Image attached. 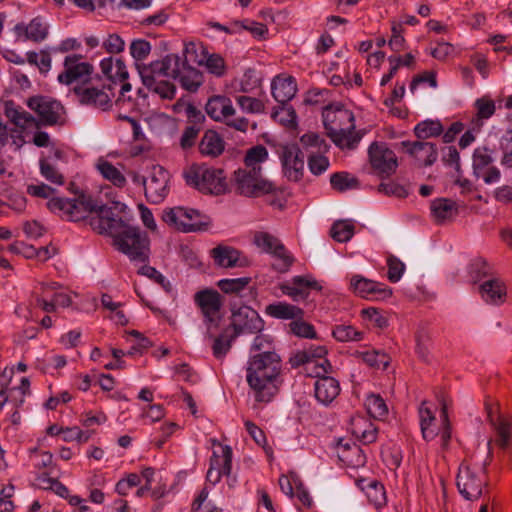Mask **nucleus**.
<instances>
[{
    "mask_svg": "<svg viewBox=\"0 0 512 512\" xmlns=\"http://www.w3.org/2000/svg\"><path fill=\"white\" fill-rule=\"evenodd\" d=\"M416 339V353L424 361L428 360L429 356V343L431 335L425 328H419L415 335Z\"/></svg>",
    "mask_w": 512,
    "mask_h": 512,
    "instance_id": "57",
    "label": "nucleus"
},
{
    "mask_svg": "<svg viewBox=\"0 0 512 512\" xmlns=\"http://www.w3.org/2000/svg\"><path fill=\"white\" fill-rule=\"evenodd\" d=\"M337 449L339 459L347 466L359 468L365 465L366 455L360 446L354 443H343V440H340Z\"/></svg>",
    "mask_w": 512,
    "mask_h": 512,
    "instance_id": "32",
    "label": "nucleus"
},
{
    "mask_svg": "<svg viewBox=\"0 0 512 512\" xmlns=\"http://www.w3.org/2000/svg\"><path fill=\"white\" fill-rule=\"evenodd\" d=\"M322 118L328 136L338 147L353 149L360 141L361 136L355 132L354 114L350 110L327 106Z\"/></svg>",
    "mask_w": 512,
    "mask_h": 512,
    "instance_id": "3",
    "label": "nucleus"
},
{
    "mask_svg": "<svg viewBox=\"0 0 512 512\" xmlns=\"http://www.w3.org/2000/svg\"><path fill=\"white\" fill-rule=\"evenodd\" d=\"M354 232L355 226L351 220H338L332 225L330 235L337 242H347Z\"/></svg>",
    "mask_w": 512,
    "mask_h": 512,
    "instance_id": "39",
    "label": "nucleus"
},
{
    "mask_svg": "<svg viewBox=\"0 0 512 512\" xmlns=\"http://www.w3.org/2000/svg\"><path fill=\"white\" fill-rule=\"evenodd\" d=\"M262 169L239 168L234 172L232 185L235 192L241 196L258 198L264 195H277L280 188L262 177Z\"/></svg>",
    "mask_w": 512,
    "mask_h": 512,
    "instance_id": "5",
    "label": "nucleus"
},
{
    "mask_svg": "<svg viewBox=\"0 0 512 512\" xmlns=\"http://www.w3.org/2000/svg\"><path fill=\"white\" fill-rule=\"evenodd\" d=\"M100 67L102 73L113 83H116L117 81L124 82L128 79L126 65L120 59L113 60L112 57L105 58L101 61Z\"/></svg>",
    "mask_w": 512,
    "mask_h": 512,
    "instance_id": "37",
    "label": "nucleus"
},
{
    "mask_svg": "<svg viewBox=\"0 0 512 512\" xmlns=\"http://www.w3.org/2000/svg\"><path fill=\"white\" fill-rule=\"evenodd\" d=\"M58 287L57 283L42 284L41 294L36 298V304L45 312H54L56 310L55 303L50 297V292L56 290Z\"/></svg>",
    "mask_w": 512,
    "mask_h": 512,
    "instance_id": "54",
    "label": "nucleus"
},
{
    "mask_svg": "<svg viewBox=\"0 0 512 512\" xmlns=\"http://www.w3.org/2000/svg\"><path fill=\"white\" fill-rule=\"evenodd\" d=\"M496 432L495 443L501 449H507L510 445L511 429L510 423L505 418H497V423L492 425Z\"/></svg>",
    "mask_w": 512,
    "mask_h": 512,
    "instance_id": "47",
    "label": "nucleus"
},
{
    "mask_svg": "<svg viewBox=\"0 0 512 512\" xmlns=\"http://www.w3.org/2000/svg\"><path fill=\"white\" fill-rule=\"evenodd\" d=\"M503 156L501 164L507 168H512V130H508L500 141Z\"/></svg>",
    "mask_w": 512,
    "mask_h": 512,
    "instance_id": "61",
    "label": "nucleus"
},
{
    "mask_svg": "<svg viewBox=\"0 0 512 512\" xmlns=\"http://www.w3.org/2000/svg\"><path fill=\"white\" fill-rule=\"evenodd\" d=\"M150 51V43L143 39L134 40L130 45V53L137 61L145 59L149 55Z\"/></svg>",
    "mask_w": 512,
    "mask_h": 512,
    "instance_id": "63",
    "label": "nucleus"
},
{
    "mask_svg": "<svg viewBox=\"0 0 512 512\" xmlns=\"http://www.w3.org/2000/svg\"><path fill=\"white\" fill-rule=\"evenodd\" d=\"M183 176L188 185L204 193L219 195L226 190V177L222 169L193 164L183 172Z\"/></svg>",
    "mask_w": 512,
    "mask_h": 512,
    "instance_id": "6",
    "label": "nucleus"
},
{
    "mask_svg": "<svg viewBox=\"0 0 512 512\" xmlns=\"http://www.w3.org/2000/svg\"><path fill=\"white\" fill-rule=\"evenodd\" d=\"M419 419H420V427L422 437L426 441L433 440L438 432L435 428L434 422L436 420L434 413L431 411L429 407H427V402L423 401L419 407Z\"/></svg>",
    "mask_w": 512,
    "mask_h": 512,
    "instance_id": "38",
    "label": "nucleus"
},
{
    "mask_svg": "<svg viewBox=\"0 0 512 512\" xmlns=\"http://www.w3.org/2000/svg\"><path fill=\"white\" fill-rule=\"evenodd\" d=\"M210 253L215 264L220 267H247L250 265V261L246 256H243L240 251L230 246L218 245Z\"/></svg>",
    "mask_w": 512,
    "mask_h": 512,
    "instance_id": "25",
    "label": "nucleus"
},
{
    "mask_svg": "<svg viewBox=\"0 0 512 512\" xmlns=\"http://www.w3.org/2000/svg\"><path fill=\"white\" fill-rule=\"evenodd\" d=\"M253 243L262 252L272 254L277 258V263L273 264V268L276 271L285 273L292 266L294 258L285 249L281 241L274 235L263 231L255 232L253 236Z\"/></svg>",
    "mask_w": 512,
    "mask_h": 512,
    "instance_id": "11",
    "label": "nucleus"
},
{
    "mask_svg": "<svg viewBox=\"0 0 512 512\" xmlns=\"http://www.w3.org/2000/svg\"><path fill=\"white\" fill-rule=\"evenodd\" d=\"M282 360L278 353L253 354L247 363L246 380L257 402L268 403L278 392Z\"/></svg>",
    "mask_w": 512,
    "mask_h": 512,
    "instance_id": "2",
    "label": "nucleus"
},
{
    "mask_svg": "<svg viewBox=\"0 0 512 512\" xmlns=\"http://www.w3.org/2000/svg\"><path fill=\"white\" fill-rule=\"evenodd\" d=\"M139 274L153 279L155 282L160 284L165 289V291L169 292L171 290L170 282L167 281L166 278L154 267L144 265L140 268Z\"/></svg>",
    "mask_w": 512,
    "mask_h": 512,
    "instance_id": "64",
    "label": "nucleus"
},
{
    "mask_svg": "<svg viewBox=\"0 0 512 512\" xmlns=\"http://www.w3.org/2000/svg\"><path fill=\"white\" fill-rule=\"evenodd\" d=\"M365 406L369 415L375 419H383L388 414L387 405L380 395H369L366 398Z\"/></svg>",
    "mask_w": 512,
    "mask_h": 512,
    "instance_id": "45",
    "label": "nucleus"
},
{
    "mask_svg": "<svg viewBox=\"0 0 512 512\" xmlns=\"http://www.w3.org/2000/svg\"><path fill=\"white\" fill-rule=\"evenodd\" d=\"M169 179L167 170L161 166H153L144 190L146 199L153 204L161 203L169 193Z\"/></svg>",
    "mask_w": 512,
    "mask_h": 512,
    "instance_id": "16",
    "label": "nucleus"
},
{
    "mask_svg": "<svg viewBox=\"0 0 512 512\" xmlns=\"http://www.w3.org/2000/svg\"><path fill=\"white\" fill-rule=\"evenodd\" d=\"M289 327H290V330L292 331V333L298 337L309 338V339L316 338V332H315L314 327L311 324H309L305 321H302V319H294L289 324Z\"/></svg>",
    "mask_w": 512,
    "mask_h": 512,
    "instance_id": "60",
    "label": "nucleus"
},
{
    "mask_svg": "<svg viewBox=\"0 0 512 512\" xmlns=\"http://www.w3.org/2000/svg\"><path fill=\"white\" fill-rule=\"evenodd\" d=\"M326 354L327 349L324 346H310L307 349L297 351L293 354L289 362L293 368L302 365H313L316 371L327 373V368H330V364L328 360L324 358Z\"/></svg>",
    "mask_w": 512,
    "mask_h": 512,
    "instance_id": "19",
    "label": "nucleus"
},
{
    "mask_svg": "<svg viewBox=\"0 0 512 512\" xmlns=\"http://www.w3.org/2000/svg\"><path fill=\"white\" fill-rule=\"evenodd\" d=\"M250 282V277L221 279L218 281L217 286L226 294H238L243 291Z\"/></svg>",
    "mask_w": 512,
    "mask_h": 512,
    "instance_id": "48",
    "label": "nucleus"
},
{
    "mask_svg": "<svg viewBox=\"0 0 512 512\" xmlns=\"http://www.w3.org/2000/svg\"><path fill=\"white\" fill-rule=\"evenodd\" d=\"M236 101L240 108L247 113H262L265 109L264 103L261 100L250 96H238Z\"/></svg>",
    "mask_w": 512,
    "mask_h": 512,
    "instance_id": "59",
    "label": "nucleus"
},
{
    "mask_svg": "<svg viewBox=\"0 0 512 512\" xmlns=\"http://www.w3.org/2000/svg\"><path fill=\"white\" fill-rule=\"evenodd\" d=\"M6 116L10 121L21 129H27L36 126L35 118L25 110L7 107Z\"/></svg>",
    "mask_w": 512,
    "mask_h": 512,
    "instance_id": "42",
    "label": "nucleus"
},
{
    "mask_svg": "<svg viewBox=\"0 0 512 512\" xmlns=\"http://www.w3.org/2000/svg\"><path fill=\"white\" fill-rule=\"evenodd\" d=\"M214 445H218L219 451L214 450L210 458V466L207 471L206 480L215 485L220 482L223 475L229 477L232 469V449L228 445H222L216 440Z\"/></svg>",
    "mask_w": 512,
    "mask_h": 512,
    "instance_id": "14",
    "label": "nucleus"
},
{
    "mask_svg": "<svg viewBox=\"0 0 512 512\" xmlns=\"http://www.w3.org/2000/svg\"><path fill=\"white\" fill-rule=\"evenodd\" d=\"M388 264V279L396 283L398 282L405 270L404 263L395 256H390L387 260Z\"/></svg>",
    "mask_w": 512,
    "mask_h": 512,
    "instance_id": "62",
    "label": "nucleus"
},
{
    "mask_svg": "<svg viewBox=\"0 0 512 512\" xmlns=\"http://www.w3.org/2000/svg\"><path fill=\"white\" fill-rule=\"evenodd\" d=\"M253 354L277 353L274 348L273 339L266 334L258 333L251 345Z\"/></svg>",
    "mask_w": 512,
    "mask_h": 512,
    "instance_id": "56",
    "label": "nucleus"
},
{
    "mask_svg": "<svg viewBox=\"0 0 512 512\" xmlns=\"http://www.w3.org/2000/svg\"><path fill=\"white\" fill-rule=\"evenodd\" d=\"M322 371H315L317 380L314 383L315 397L324 404H330L340 393L338 380L331 376H326Z\"/></svg>",
    "mask_w": 512,
    "mask_h": 512,
    "instance_id": "26",
    "label": "nucleus"
},
{
    "mask_svg": "<svg viewBox=\"0 0 512 512\" xmlns=\"http://www.w3.org/2000/svg\"><path fill=\"white\" fill-rule=\"evenodd\" d=\"M198 63L200 65L204 64L209 73L213 74L216 77H222L226 73L225 60L219 54H208L205 57V60H199Z\"/></svg>",
    "mask_w": 512,
    "mask_h": 512,
    "instance_id": "49",
    "label": "nucleus"
},
{
    "mask_svg": "<svg viewBox=\"0 0 512 512\" xmlns=\"http://www.w3.org/2000/svg\"><path fill=\"white\" fill-rule=\"evenodd\" d=\"M456 484L459 493L466 500L475 501L479 499L487 485L484 467L463 462L458 470Z\"/></svg>",
    "mask_w": 512,
    "mask_h": 512,
    "instance_id": "8",
    "label": "nucleus"
},
{
    "mask_svg": "<svg viewBox=\"0 0 512 512\" xmlns=\"http://www.w3.org/2000/svg\"><path fill=\"white\" fill-rule=\"evenodd\" d=\"M177 58V74L174 79H178L182 88L189 92H196L204 83V76L201 71L190 66L187 63L186 56L184 59L177 54H174Z\"/></svg>",
    "mask_w": 512,
    "mask_h": 512,
    "instance_id": "23",
    "label": "nucleus"
},
{
    "mask_svg": "<svg viewBox=\"0 0 512 512\" xmlns=\"http://www.w3.org/2000/svg\"><path fill=\"white\" fill-rule=\"evenodd\" d=\"M271 91L274 99L284 105L289 102L297 92V84L293 77L277 76L271 83Z\"/></svg>",
    "mask_w": 512,
    "mask_h": 512,
    "instance_id": "30",
    "label": "nucleus"
},
{
    "mask_svg": "<svg viewBox=\"0 0 512 512\" xmlns=\"http://www.w3.org/2000/svg\"><path fill=\"white\" fill-rule=\"evenodd\" d=\"M199 151L202 155L217 157L224 151V141L217 132L208 130L199 143Z\"/></svg>",
    "mask_w": 512,
    "mask_h": 512,
    "instance_id": "36",
    "label": "nucleus"
},
{
    "mask_svg": "<svg viewBox=\"0 0 512 512\" xmlns=\"http://www.w3.org/2000/svg\"><path fill=\"white\" fill-rule=\"evenodd\" d=\"M98 171L101 175L113 183L117 187H124L126 178L122 172L108 161H101L97 164Z\"/></svg>",
    "mask_w": 512,
    "mask_h": 512,
    "instance_id": "41",
    "label": "nucleus"
},
{
    "mask_svg": "<svg viewBox=\"0 0 512 512\" xmlns=\"http://www.w3.org/2000/svg\"><path fill=\"white\" fill-rule=\"evenodd\" d=\"M26 56L27 62L30 65L38 67L41 73H47L51 69L52 59L50 53L46 49L41 50L39 53L35 51H29L27 52Z\"/></svg>",
    "mask_w": 512,
    "mask_h": 512,
    "instance_id": "50",
    "label": "nucleus"
},
{
    "mask_svg": "<svg viewBox=\"0 0 512 512\" xmlns=\"http://www.w3.org/2000/svg\"><path fill=\"white\" fill-rule=\"evenodd\" d=\"M469 273H470L471 279L475 283L482 281L485 278H487V279L493 278L492 277V268L482 258H476L471 262Z\"/></svg>",
    "mask_w": 512,
    "mask_h": 512,
    "instance_id": "51",
    "label": "nucleus"
},
{
    "mask_svg": "<svg viewBox=\"0 0 512 512\" xmlns=\"http://www.w3.org/2000/svg\"><path fill=\"white\" fill-rule=\"evenodd\" d=\"M368 153L371 166L379 174L389 176L396 171L397 157L385 143H372Z\"/></svg>",
    "mask_w": 512,
    "mask_h": 512,
    "instance_id": "18",
    "label": "nucleus"
},
{
    "mask_svg": "<svg viewBox=\"0 0 512 512\" xmlns=\"http://www.w3.org/2000/svg\"><path fill=\"white\" fill-rule=\"evenodd\" d=\"M333 337L340 342L361 341L363 332L350 325H338L332 331Z\"/></svg>",
    "mask_w": 512,
    "mask_h": 512,
    "instance_id": "53",
    "label": "nucleus"
},
{
    "mask_svg": "<svg viewBox=\"0 0 512 512\" xmlns=\"http://www.w3.org/2000/svg\"><path fill=\"white\" fill-rule=\"evenodd\" d=\"M229 328L225 329L220 335L213 338L212 351L217 359H222L231 349L233 341L236 337L228 334Z\"/></svg>",
    "mask_w": 512,
    "mask_h": 512,
    "instance_id": "43",
    "label": "nucleus"
},
{
    "mask_svg": "<svg viewBox=\"0 0 512 512\" xmlns=\"http://www.w3.org/2000/svg\"><path fill=\"white\" fill-rule=\"evenodd\" d=\"M350 285L353 291L363 298H370L377 295L381 298H386L392 294L391 289L385 285L367 279L361 275L352 276Z\"/></svg>",
    "mask_w": 512,
    "mask_h": 512,
    "instance_id": "27",
    "label": "nucleus"
},
{
    "mask_svg": "<svg viewBox=\"0 0 512 512\" xmlns=\"http://www.w3.org/2000/svg\"><path fill=\"white\" fill-rule=\"evenodd\" d=\"M309 289L321 290L322 287L315 280H308L303 276H295L290 282L280 285L283 294L291 297L294 301L308 297Z\"/></svg>",
    "mask_w": 512,
    "mask_h": 512,
    "instance_id": "28",
    "label": "nucleus"
},
{
    "mask_svg": "<svg viewBox=\"0 0 512 512\" xmlns=\"http://www.w3.org/2000/svg\"><path fill=\"white\" fill-rule=\"evenodd\" d=\"M193 299L202 313L207 335L212 338V330L217 329L222 320L223 296L215 289L205 288L196 292Z\"/></svg>",
    "mask_w": 512,
    "mask_h": 512,
    "instance_id": "7",
    "label": "nucleus"
},
{
    "mask_svg": "<svg viewBox=\"0 0 512 512\" xmlns=\"http://www.w3.org/2000/svg\"><path fill=\"white\" fill-rule=\"evenodd\" d=\"M27 105L38 114L43 123L47 125L61 123L64 107L59 101L43 96H36L30 98Z\"/></svg>",
    "mask_w": 512,
    "mask_h": 512,
    "instance_id": "17",
    "label": "nucleus"
},
{
    "mask_svg": "<svg viewBox=\"0 0 512 512\" xmlns=\"http://www.w3.org/2000/svg\"><path fill=\"white\" fill-rule=\"evenodd\" d=\"M82 56L78 54L68 55L64 59V71L58 75V81L65 85H70L74 82H83L88 84L87 81L93 72V66L88 62L81 61Z\"/></svg>",
    "mask_w": 512,
    "mask_h": 512,
    "instance_id": "15",
    "label": "nucleus"
},
{
    "mask_svg": "<svg viewBox=\"0 0 512 512\" xmlns=\"http://www.w3.org/2000/svg\"><path fill=\"white\" fill-rule=\"evenodd\" d=\"M162 220L168 226L182 232L200 231L206 225L197 210L183 207L165 209Z\"/></svg>",
    "mask_w": 512,
    "mask_h": 512,
    "instance_id": "12",
    "label": "nucleus"
},
{
    "mask_svg": "<svg viewBox=\"0 0 512 512\" xmlns=\"http://www.w3.org/2000/svg\"><path fill=\"white\" fill-rule=\"evenodd\" d=\"M281 160L285 175L293 181H299L303 176L304 159L301 150L297 146L283 148Z\"/></svg>",
    "mask_w": 512,
    "mask_h": 512,
    "instance_id": "24",
    "label": "nucleus"
},
{
    "mask_svg": "<svg viewBox=\"0 0 512 512\" xmlns=\"http://www.w3.org/2000/svg\"><path fill=\"white\" fill-rule=\"evenodd\" d=\"M177 58L174 54H168L163 59L154 61L149 65L138 67L143 84L165 99H172L176 92L173 83L160 79L162 77L172 78L177 75Z\"/></svg>",
    "mask_w": 512,
    "mask_h": 512,
    "instance_id": "4",
    "label": "nucleus"
},
{
    "mask_svg": "<svg viewBox=\"0 0 512 512\" xmlns=\"http://www.w3.org/2000/svg\"><path fill=\"white\" fill-rule=\"evenodd\" d=\"M73 91L82 105H88L102 110H107L111 106V97L105 90V87L98 88L88 83L75 86Z\"/></svg>",
    "mask_w": 512,
    "mask_h": 512,
    "instance_id": "21",
    "label": "nucleus"
},
{
    "mask_svg": "<svg viewBox=\"0 0 512 512\" xmlns=\"http://www.w3.org/2000/svg\"><path fill=\"white\" fill-rule=\"evenodd\" d=\"M265 314L275 319L294 320L302 319L304 311L286 302H275L265 307Z\"/></svg>",
    "mask_w": 512,
    "mask_h": 512,
    "instance_id": "34",
    "label": "nucleus"
},
{
    "mask_svg": "<svg viewBox=\"0 0 512 512\" xmlns=\"http://www.w3.org/2000/svg\"><path fill=\"white\" fill-rule=\"evenodd\" d=\"M493 163L491 151L486 147L475 149L473 154V169L475 175L480 174Z\"/></svg>",
    "mask_w": 512,
    "mask_h": 512,
    "instance_id": "52",
    "label": "nucleus"
},
{
    "mask_svg": "<svg viewBox=\"0 0 512 512\" xmlns=\"http://www.w3.org/2000/svg\"><path fill=\"white\" fill-rule=\"evenodd\" d=\"M64 158L65 154L60 149H53L49 155L42 157L39 160L41 176L51 184L62 186L65 183V177L58 162Z\"/></svg>",
    "mask_w": 512,
    "mask_h": 512,
    "instance_id": "22",
    "label": "nucleus"
},
{
    "mask_svg": "<svg viewBox=\"0 0 512 512\" xmlns=\"http://www.w3.org/2000/svg\"><path fill=\"white\" fill-rule=\"evenodd\" d=\"M265 323L258 312L247 305L231 307L230 326L233 337L243 334H258L264 329Z\"/></svg>",
    "mask_w": 512,
    "mask_h": 512,
    "instance_id": "10",
    "label": "nucleus"
},
{
    "mask_svg": "<svg viewBox=\"0 0 512 512\" xmlns=\"http://www.w3.org/2000/svg\"><path fill=\"white\" fill-rule=\"evenodd\" d=\"M48 208L69 221H80L91 213L90 225L100 234L114 239L116 248L131 260L144 262L148 259L149 240L139 227L124 219L126 205L121 202L98 205L90 196L81 194L75 199L51 198Z\"/></svg>",
    "mask_w": 512,
    "mask_h": 512,
    "instance_id": "1",
    "label": "nucleus"
},
{
    "mask_svg": "<svg viewBox=\"0 0 512 512\" xmlns=\"http://www.w3.org/2000/svg\"><path fill=\"white\" fill-rule=\"evenodd\" d=\"M351 431L364 444H370L377 439V428L364 417L357 416L351 420Z\"/></svg>",
    "mask_w": 512,
    "mask_h": 512,
    "instance_id": "35",
    "label": "nucleus"
},
{
    "mask_svg": "<svg viewBox=\"0 0 512 512\" xmlns=\"http://www.w3.org/2000/svg\"><path fill=\"white\" fill-rule=\"evenodd\" d=\"M431 213L437 223H444L458 215V206L451 199L438 198L431 202Z\"/></svg>",
    "mask_w": 512,
    "mask_h": 512,
    "instance_id": "33",
    "label": "nucleus"
},
{
    "mask_svg": "<svg viewBox=\"0 0 512 512\" xmlns=\"http://www.w3.org/2000/svg\"><path fill=\"white\" fill-rule=\"evenodd\" d=\"M206 113L215 121L223 122L227 126L241 132H246L249 121L244 117L235 118V109L230 98L222 95L210 97L205 106Z\"/></svg>",
    "mask_w": 512,
    "mask_h": 512,
    "instance_id": "9",
    "label": "nucleus"
},
{
    "mask_svg": "<svg viewBox=\"0 0 512 512\" xmlns=\"http://www.w3.org/2000/svg\"><path fill=\"white\" fill-rule=\"evenodd\" d=\"M13 371L4 369L0 373V410L6 403H11L14 408H19L23 405L25 397L30 394L29 379L23 377L18 387L9 388L8 385L11 381Z\"/></svg>",
    "mask_w": 512,
    "mask_h": 512,
    "instance_id": "13",
    "label": "nucleus"
},
{
    "mask_svg": "<svg viewBox=\"0 0 512 512\" xmlns=\"http://www.w3.org/2000/svg\"><path fill=\"white\" fill-rule=\"evenodd\" d=\"M370 502L375 506L381 507L386 503L384 486L378 481H370L366 487H362Z\"/></svg>",
    "mask_w": 512,
    "mask_h": 512,
    "instance_id": "55",
    "label": "nucleus"
},
{
    "mask_svg": "<svg viewBox=\"0 0 512 512\" xmlns=\"http://www.w3.org/2000/svg\"><path fill=\"white\" fill-rule=\"evenodd\" d=\"M362 360L370 367L386 369L389 365V358L386 354H380L378 351L361 352Z\"/></svg>",
    "mask_w": 512,
    "mask_h": 512,
    "instance_id": "58",
    "label": "nucleus"
},
{
    "mask_svg": "<svg viewBox=\"0 0 512 512\" xmlns=\"http://www.w3.org/2000/svg\"><path fill=\"white\" fill-rule=\"evenodd\" d=\"M481 297L486 303L501 304L506 298V288L503 282L498 278H489L483 281L479 286Z\"/></svg>",
    "mask_w": 512,
    "mask_h": 512,
    "instance_id": "31",
    "label": "nucleus"
},
{
    "mask_svg": "<svg viewBox=\"0 0 512 512\" xmlns=\"http://www.w3.org/2000/svg\"><path fill=\"white\" fill-rule=\"evenodd\" d=\"M330 183L333 189L344 192L346 190L358 188L359 182L355 177H351L347 172H337L331 175Z\"/></svg>",
    "mask_w": 512,
    "mask_h": 512,
    "instance_id": "46",
    "label": "nucleus"
},
{
    "mask_svg": "<svg viewBox=\"0 0 512 512\" xmlns=\"http://www.w3.org/2000/svg\"><path fill=\"white\" fill-rule=\"evenodd\" d=\"M401 146L409 154L418 167L433 165L438 158V150L435 144L427 141H402Z\"/></svg>",
    "mask_w": 512,
    "mask_h": 512,
    "instance_id": "20",
    "label": "nucleus"
},
{
    "mask_svg": "<svg viewBox=\"0 0 512 512\" xmlns=\"http://www.w3.org/2000/svg\"><path fill=\"white\" fill-rule=\"evenodd\" d=\"M15 31L19 36L24 35L26 40L39 43L47 38L49 34V25L43 20V18L35 17L27 25H16Z\"/></svg>",
    "mask_w": 512,
    "mask_h": 512,
    "instance_id": "29",
    "label": "nucleus"
},
{
    "mask_svg": "<svg viewBox=\"0 0 512 512\" xmlns=\"http://www.w3.org/2000/svg\"><path fill=\"white\" fill-rule=\"evenodd\" d=\"M414 133L418 139L425 140L441 135L443 126L438 120H425L415 126Z\"/></svg>",
    "mask_w": 512,
    "mask_h": 512,
    "instance_id": "40",
    "label": "nucleus"
},
{
    "mask_svg": "<svg viewBox=\"0 0 512 512\" xmlns=\"http://www.w3.org/2000/svg\"><path fill=\"white\" fill-rule=\"evenodd\" d=\"M268 158V151L262 145H257L249 149L244 158V168L261 169V164Z\"/></svg>",
    "mask_w": 512,
    "mask_h": 512,
    "instance_id": "44",
    "label": "nucleus"
}]
</instances>
